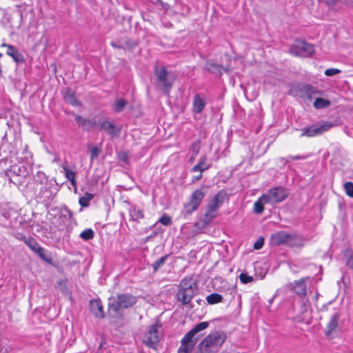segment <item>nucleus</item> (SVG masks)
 <instances>
[{"label": "nucleus", "instance_id": "1", "mask_svg": "<svg viewBox=\"0 0 353 353\" xmlns=\"http://www.w3.org/2000/svg\"><path fill=\"white\" fill-rule=\"evenodd\" d=\"M26 145L22 152V157H20V161L18 164L12 165L10 169L6 172L9 181L15 185L22 183V179L29 174L34 164L32 155L27 149Z\"/></svg>", "mask_w": 353, "mask_h": 353}, {"label": "nucleus", "instance_id": "2", "mask_svg": "<svg viewBox=\"0 0 353 353\" xmlns=\"http://www.w3.org/2000/svg\"><path fill=\"white\" fill-rule=\"evenodd\" d=\"M198 292L199 286L196 281L192 276H185L180 281L175 298L181 305L192 309L194 307L192 300Z\"/></svg>", "mask_w": 353, "mask_h": 353}, {"label": "nucleus", "instance_id": "3", "mask_svg": "<svg viewBox=\"0 0 353 353\" xmlns=\"http://www.w3.org/2000/svg\"><path fill=\"white\" fill-rule=\"evenodd\" d=\"M208 327V322H201L187 332L181 341V345L178 349V353H190L198 341L196 334Z\"/></svg>", "mask_w": 353, "mask_h": 353}, {"label": "nucleus", "instance_id": "4", "mask_svg": "<svg viewBox=\"0 0 353 353\" xmlns=\"http://www.w3.org/2000/svg\"><path fill=\"white\" fill-rule=\"evenodd\" d=\"M137 302V297L131 294H119L115 299L110 300L109 312L115 316L119 314L121 311L132 307Z\"/></svg>", "mask_w": 353, "mask_h": 353}, {"label": "nucleus", "instance_id": "5", "mask_svg": "<svg viewBox=\"0 0 353 353\" xmlns=\"http://www.w3.org/2000/svg\"><path fill=\"white\" fill-rule=\"evenodd\" d=\"M271 244L274 246L286 245L290 247L302 246V239L296 233H288L285 231H279L270 236Z\"/></svg>", "mask_w": 353, "mask_h": 353}, {"label": "nucleus", "instance_id": "6", "mask_svg": "<svg viewBox=\"0 0 353 353\" xmlns=\"http://www.w3.org/2000/svg\"><path fill=\"white\" fill-rule=\"evenodd\" d=\"M208 191V187L203 186L199 189L194 190L190 198V201L185 203L181 210V215L186 219L194 211L196 210L203 198L205 196Z\"/></svg>", "mask_w": 353, "mask_h": 353}, {"label": "nucleus", "instance_id": "7", "mask_svg": "<svg viewBox=\"0 0 353 353\" xmlns=\"http://www.w3.org/2000/svg\"><path fill=\"white\" fill-rule=\"evenodd\" d=\"M226 340V335L222 331H215L204 338L198 345L202 352H208L210 350L222 345Z\"/></svg>", "mask_w": 353, "mask_h": 353}, {"label": "nucleus", "instance_id": "8", "mask_svg": "<svg viewBox=\"0 0 353 353\" xmlns=\"http://www.w3.org/2000/svg\"><path fill=\"white\" fill-rule=\"evenodd\" d=\"M154 75L157 77V85L166 94H169L170 90L174 81V75L169 73L165 68H156Z\"/></svg>", "mask_w": 353, "mask_h": 353}, {"label": "nucleus", "instance_id": "9", "mask_svg": "<svg viewBox=\"0 0 353 353\" xmlns=\"http://www.w3.org/2000/svg\"><path fill=\"white\" fill-rule=\"evenodd\" d=\"M226 195L227 194L224 191H219L209 201L208 204V210L205 212L203 219V222L205 224L211 222L212 220L216 216L217 211L224 203Z\"/></svg>", "mask_w": 353, "mask_h": 353}, {"label": "nucleus", "instance_id": "10", "mask_svg": "<svg viewBox=\"0 0 353 353\" xmlns=\"http://www.w3.org/2000/svg\"><path fill=\"white\" fill-rule=\"evenodd\" d=\"M161 327V325L157 323L149 327L143 337V342L145 345L152 349L157 348L161 338V333L159 331Z\"/></svg>", "mask_w": 353, "mask_h": 353}, {"label": "nucleus", "instance_id": "11", "mask_svg": "<svg viewBox=\"0 0 353 353\" xmlns=\"http://www.w3.org/2000/svg\"><path fill=\"white\" fill-rule=\"evenodd\" d=\"M335 126L332 122H323L315 123L312 125L305 127L301 130L302 137H313L319 136L327 132L332 127Z\"/></svg>", "mask_w": 353, "mask_h": 353}, {"label": "nucleus", "instance_id": "12", "mask_svg": "<svg viewBox=\"0 0 353 353\" xmlns=\"http://www.w3.org/2000/svg\"><path fill=\"white\" fill-rule=\"evenodd\" d=\"M289 195L288 190L282 186H277L270 189L267 193L263 194V200L271 203H279L283 201Z\"/></svg>", "mask_w": 353, "mask_h": 353}, {"label": "nucleus", "instance_id": "13", "mask_svg": "<svg viewBox=\"0 0 353 353\" xmlns=\"http://www.w3.org/2000/svg\"><path fill=\"white\" fill-rule=\"evenodd\" d=\"M290 52L296 56L308 57L313 54L314 48V46L309 43L299 41L291 47Z\"/></svg>", "mask_w": 353, "mask_h": 353}, {"label": "nucleus", "instance_id": "14", "mask_svg": "<svg viewBox=\"0 0 353 353\" xmlns=\"http://www.w3.org/2000/svg\"><path fill=\"white\" fill-rule=\"evenodd\" d=\"M53 188V185L49 183L41 186L39 189L37 198L46 206L49 205L54 198L55 193L52 191Z\"/></svg>", "mask_w": 353, "mask_h": 353}, {"label": "nucleus", "instance_id": "15", "mask_svg": "<svg viewBox=\"0 0 353 353\" xmlns=\"http://www.w3.org/2000/svg\"><path fill=\"white\" fill-rule=\"evenodd\" d=\"M99 128L101 131H105L112 137L119 136L121 128L114 125L113 121H110L109 119H104L99 121Z\"/></svg>", "mask_w": 353, "mask_h": 353}, {"label": "nucleus", "instance_id": "16", "mask_svg": "<svg viewBox=\"0 0 353 353\" xmlns=\"http://www.w3.org/2000/svg\"><path fill=\"white\" fill-rule=\"evenodd\" d=\"M1 46L7 48L6 54L11 57L16 63H22L25 61L23 54L14 46L3 43Z\"/></svg>", "mask_w": 353, "mask_h": 353}, {"label": "nucleus", "instance_id": "17", "mask_svg": "<svg viewBox=\"0 0 353 353\" xmlns=\"http://www.w3.org/2000/svg\"><path fill=\"white\" fill-rule=\"evenodd\" d=\"M307 279V278H302L298 281L290 283L289 284L290 290L299 296H305L307 293L305 281Z\"/></svg>", "mask_w": 353, "mask_h": 353}, {"label": "nucleus", "instance_id": "18", "mask_svg": "<svg viewBox=\"0 0 353 353\" xmlns=\"http://www.w3.org/2000/svg\"><path fill=\"white\" fill-rule=\"evenodd\" d=\"M90 312L95 317L103 318L104 312L102 303L99 299L92 300L90 302Z\"/></svg>", "mask_w": 353, "mask_h": 353}, {"label": "nucleus", "instance_id": "19", "mask_svg": "<svg viewBox=\"0 0 353 353\" xmlns=\"http://www.w3.org/2000/svg\"><path fill=\"white\" fill-rule=\"evenodd\" d=\"M206 105L205 100L199 94H196L193 98L192 112L194 114L201 113Z\"/></svg>", "mask_w": 353, "mask_h": 353}, {"label": "nucleus", "instance_id": "20", "mask_svg": "<svg viewBox=\"0 0 353 353\" xmlns=\"http://www.w3.org/2000/svg\"><path fill=\"white\" fill-rule=\"evenodd\" d=\"M299 92L302 94H305L310 97L311 94L314 92V88L311 85L304 84L301 87L291 89L290 93L292 95L297 96L299 94Z\"/></svg>", "mask_w": 353, "mask_h": 353}, {"label": "nucleus", "instance_id": "21", "mask_svg": "<svg viewBox=\"0 0 353 353\" xmlns=\"http://www.w3.org/2000/svg\"><path fill=\"white\" fill-rule=\"evenodd\" d=\"M210 167V164L208 162V157L205 154L202 156L199 159V163L195 165L190 171L192 172H203L208 170Z\"/></svg>", "mask_w": 353, "mask_h": 353}, {"label": "nucleus", "instance_id": "22", "mask_svg": "<svg viewBox=\"0 0 353 353\" xmlns=\"http://www.w3.org/2000/svg\"><path fill=\"white\" fill-rule=\"evenodd\" d=\"M74 119L78 125L81 127L84 130L89 131L92 129L94 125V123L92 120L83 118L81 116L78 114L75 115Z\"/></svg>", "mask_w": 353, "mask_h": 353}, {"label": "nucleus", "instance_id": "23", "mask_svg": "<svg viewBox=\"0 0 353 353\" xmlns=\"http://www.w3.org/2000/svg\"><path fill=\"white\" fill-rule=\"evenodd\" d=\"M64 100L67 103L74 107L81 106V103L76 97V94L70 89H68L64 96Z\"/></svg>", "mask_w": 353, "mask_h": 353}, {"label": "nucleus", "instance_id": "24", "mask_svg": "<svg viewBox=\"0 0 353 353\" xmlns=\"http://www.w3.org/2000/svg\"><path fill=\"white\" fill-rule=\"evenodd\" d=\"M130 219L133 221L139 222L140 219L144 218V214L143 210L137 205L132 206L130 210Z\"/></svg>", "mask_w": 353, "mask_h": 353}, {"label": "nucleus", "instance_id": "25", "mask_svg": "<svg viewBox=\"0 0 353 353\" xmlns=\"http://www.w3.org/2000/svg\"><path fill=\"white\" fill-rule=\"evenodd\" d=\"M339 319V313H335L331 316V319L327 325V330L325 331V334L327 335L336 330L338 327Z\"/></svg>", "mask_w": 353, "mask_h": 353}, {"label": "nucleus", "instance_id": "26", "mask_svg": "<svg viewBox=\"0 0 353 353\" xmlns=\"http://www.w3.org/2000/svg\"><path fill=\"white\" fill-rule=\"evenodd\" d=\"M205 68L210 72L216 74V76H221V66L219 64L209 61L206 63Z\"/></svg>", "mask_w": 353, "mask_h": 353}, {"label": "nucleus", "instance_id": "27", "mask_svg": "<svg viewBox=\"0 0 353 353\" xmlns=\"http://www.w3.org/2000/svg\"><path fill=\"white\" fill-rule=\"evenodd\" d=\"M263 194L256 201H255L254 204V210L256 214H262L264 211L263 204L269 203L268 201H264Z\"/></svg>", "mask_w": 353, "mask_h": 353}, {"label": "nucleus", "instance_id": "28", "mask_svg": "<svg viewBox=\"0 0 353 353\" xmlns=\"http://www.w3.org/2000/svg\"><path fill=\"white\" fill-rule=\"evenodd\" d=\"M34 179L35 183L41 185V186L50 183L46 174L41 171H38L37 172Z\"/></svg>", "mask_w": 353, "mask_h": 353}, {"label": "nucleus", "instance_id": "29", "mask_svg": "<svg viewBox=\"0 0 353 353\" xmlns=\"http://www.w3.org/2000/svg\"><path fill=\"white\" fill-rule=\"evenodd\" d=\"M223 298L218 293H212L207 296L206 301L208 304L213 305L222 302Z\"/></svg>", "mask_w": 353, "mask_h": 353}, {"label": "nucleus", "instance_id": "30", "mask_svg": "<svg viewBox=\"0 0 353 353\" xmlns=\"http://www.w3.org/2000/svg\"><path fill=\"white\" fill-rule=\"evenodd\" d=\"M331 102L328 99H323V98H316L314 102V107L316 109H323L328 107L330 105Z\"/></svg>", "mask_w": 353, "mask_h": 353}, {"label": "nucleus", "instance_id": "31", "mask_svg": "<svg viewBox=\"0 0 353 353\" xmlns=\"http://www.w3.org/2000/svg\"><path fill=\"white\" fill-rule=\"evenodd\" d=\"M127 103L128 102L123 98L117 99L114 105V111L117 113L122 112Z\"/></svg>", "mask_w": 353, "mask_h": 353}, {"label": "nucleus", "instance_id": "32", "mask_svg": "<svg viewBox=\"0 0 353 353\" xmlns=\"http://www.w3.org/2000/svg\"><path fill=\"white\" fill-rule=\"evenodd\" d=\"M94 198V195L91 193L86 192L83 196L79 199V203L82 208L89 206L90 201Z\"/></svg>", "mask_w": 353, "mask_h": 353}, {"label": "nucleus", "instance_id": "33", "mask_svg": "<svg viewBox=\"0 0 353 353\" xmlns=\"http://www.w3.org/2000/svg\"><path fill=\"white\" fill-rule=\"evenodd\" d=\"M94 232L92 229L88 228L81 232L79 237L84 241H89L94 238Z\"/></svg>", "mask_w": 353, "mask_h": 353}, {"label": "nucleus", "instance_id": "34", "mask_svg": "<svg viewBox=\"0 0 353 353\" xmlns=\"http://www.w3.org/2000/svg\"><path fill=\"white\" fill-rule=\"evenodd\" d=\"M169 257V255H165L158 260H157L153 264L152 268L154 272L157 271L161 267H162L165 261H167L168 258Z\"/></svg>", "mask_w": 353, "mask_h": 353}, {"label": "nucleus", "instance_id": "35", "mask_svg": "<svg viewBox=\"0 0 353 353\" xmlns=\"http://www.w3.org/2000/svg\"><path fill=\"white\" fill-rule=\"evenodd\" d=\"M63 169L65 172V177L70 181L73 185L75 184V172L68 169L67 167L63 166Z\"/></svg>", "mask_w": 353, "mask_h": 353}, {"label": "nucleus", "instance_id": "36", "mask_svg": "<svg viewBox=\"0 0 353 353\" xmlns=\"http://www.w3.org/2000/svg\"><path fill=\"white\" fill-rule=\"evenodd\" d=\"M60 218L63 217L65 219L71 220L73 218V213L68 208H61L59 211Z\"/></svg>", "mask_w": 353, "mask_h": 353}, {"label": "nucleus", "instance_id": "37", "mask_svg": "<svg viewBox=\"0 0 353 353\" xmlns=\"http://www.w3.org/2000/svg\"><path fill=\"white\" fill-rule=\"evenodd\" d=\"M346 258V265L353 270V252L350 250H347L345 252Z\"/></svg>", "mask_w": 353, "mask_h": 353}, {"label": "nucleus", "instance_id": "38", "mask_svg": "<svg viewBox=\"0 0 353 353\" xmlns=\"http://www.w3.org/2000/svg\"><path fill=\"white\" fill-rule=\"evenodd\" d=\"M343 186L346 194L348 196L353 198V183L351 181L346 182Z\"/></svg>", "mask_w": 353, "mask_h": 353}, {"label": "nucleus", "instance_id": "39", "mask_svg": "<svg viewBox=\"0 0 353 353\" xmlns=\"http://www.w3.org/2000/svg\"><path fill=\"white\" fill-rule=\"evenodd\" d=\"M32 252L39 245L37 241L32 237L30 236L25 243Z\"/></svg>", "mask_w": 353, "mask_h": 353}, {"label": "nucleus", "instance_id": "40", "mask_svg": "<svg viewBox=\"0 0 353 353\" xmlns=\"http://www.w3.org/2000/svg\"><path fill=\"white\" fill-rule=\"evenodd\" d=\"M239 279L242 283L246 284V283L252 282L253 281V277L251 276H249L246 273H241L239 275Z\"/></svg>", "mask_w": 353, "mask_h": 353}, {"label": "nucleus", "instance_id": "41", "mask_svg": "<svg viewBox=\"0 0 353 353\" xmlns=\"http://www.w3.org/2000/svg\"><path fill=\"white\" fill-rule=\"evenodd\" d=\"M159 221L163 225L166 226L170 225L172 224L171 217L166 214L162 216L159 220Z\"/></svg>", "mask_w": 353, "mask_h": 353}, {"label": "nucleus", "instance_id": "42", "mask_svg": "<svg viewBox=\"0 0 353 353\" xmlns=\"http://www.w3.org/2000/svg\"><path fill=\"white\" fill-rule=\"evenodd\" d=\"M341 72V70L336 68H329L325 71V74L327 77H332Z\"/></svg>", "mask_w": 353, "mask_h": 353}, {"label": "nucleus", "instance_id": "43", "mask_svg": "<svg viewBox=\"0 0 353 353\" xmlns=\"http://www.w3.org/2000/svg\"><path fill=\"white\" fill-rule=\"evenodd\" d=\"M100 152H101L100 148H99L97 147L92 148L90 151L91 159L93 160V159H97Z\"/></svg>", "mask_w": 353, "mask_h": 353}, {"label": "nucleus", "instance_id": "44", "mask_svg": "<svg viewBox=\"0 0 353 353\" xmlns=\"http://www.w3.org/2000/svg\"><path fill=\"white\" fill-rule=\"evenodd\" d=\"M263 244H264V239H263V237L261 236L254 243V248L255 250H259L263 247Z\"/></svg>", "mask_w": 353, "mask_h": 353}, {"label": "nucleus", "instance_id": "45", "mask_svg": "<svg viewBox=\"0 0 353 353\" xmlns=\"http://www.w3.org/2000/svg\"><path fill=\"white\" fill-rule=\"evenodd\" d=\"M14 237L26 243V242L28 241V239L30 238V236H27L21 232H17L14 234Z\"/></svg>", "mask_w": 353, "mask_h": 353}, {"label": "nucleus", "instance_id": "46", "mask_svg": "<svg viewBox=\"0 0 353 353\" xmlns=\"http://www.w3.org/2000/svg\"><path fill=\"white\" fill-rule=\"evenodd\" d=\"M40 258L44 261H46L47 263L54 265L53 259L50 254L44 253L43 255L41 256V257Z\"/></svg>", "mask_w": 353, "mask_h": 353}, {"label": "nucleus", "instance_id": "47", "mask_svg": "<svg viewBox=\"0 0 353 353\" xmlns=\"http://www.w3.org/2000/svg\"><path fill=\"white\" fill-rule=\"evenodd\" d=\"M33 252L38 254L39 257H41V256L45 253V250L39 245Z\"/></svg>", "mask_w": 353, "mask_h": 353}, {"label": "nucleus", "instance_id": "48", "mask_svg": "<svg viewBox=\"0 0 353 353\" xmlns=\"http://www.w3.org/2000/svg\"><path fill=\"white\" fill-rule=\"evenodd\" d=\"M33 252L38 254L39 257H41V256L45 253V250L39 245Z\"/></svg>", "mask_w": 353, "mask_h": 353}, {"label": "nucleus", "instance_id": "49", "mask_svg": "<svg viewBox=\"0 0 353 353\" xmlns=\"http://www.w3.org/2000/svg\"><path fill=\"white\" fill-rule=\"evenodd\" d=\"M289 159H290V161L292 160H303V159H305V156H301V155H296V156H289L288 157Z\"/></svg>", "mask_w": 353, "mask_h": 353}, {"label": "nucleus", "instance_id": "50", "mask_svg": "<svg viewBox=\"0 0 353 353\" xmlns=\"http://www.w3.org/2000/svg\"><path fill=\"white\" fill-rule=\"evenodd\" d=\"M192 147V149H193L195 154L196 155L199 153V145L197 144H196V143H193Z\"/></svg>", "mask_w": 353, "mask_h": 353}, {"label": "nucleus", "instance_id": "51", "mask_svg": "<svg viewBox=\"0 0 353 353\" xmlns=\"http://www.w3.org/2000/svg\"><path fill=\"white\" fill-rule=\"evenodd\" d=\"M201 178H202V172H200V174L199 175L193 177L192 182L197 181L200 180Z\"/></svg>", "mask_w": 353, "mask_h": 353}, {"label": "nucleus", "instance_id": "52", "mask_svg": "<svg viewBox=\"0 0 353 353\" xmlns=\"http://www.w3.org/2000/svg\"><path fill=\"white\" fill-rule=\"evenodd\" d=\"M290 161V159H289V158L288 157L287 159L284 158V157H281L280 159V161L281 163H283L285 164H286L287 163H288L289 161Z\"/></svg>", "mask_w": 353, "mask_h": 353}, {"label": "nucleus", "instance_id": "53", "mask_svg": "<svg viewBox=\"0 0 353 353\" xmlns=\"http://www.w3.org/2000/svg\"><path fill=\"white\" fill-rule=\"evenodd\" d=\"M112 46L116 48H123V46L121 44H117L115 43H111Z\"/></svg>", "mask_w": 353, "mask_h": 353}, {"label": "nucleus", "instance_id": "54", "mask_svg": "<svg viewBox=\"0 0 353 353\" xmlns=\"http://www.w3.org/2000/svg\"><path fill=\"white\" fill-rule=\"evenodd\" d=\"M327 1V3H334L336 0H325Z\"/></svg>", "mask_w": 353, "mask_h": 353}, {"label": "nucleus", "instance_id": "55", "mask_svg": "<svg viewBox=\"0 0 353 353\" xmlns=\"http://www.w3.org/2000/svg\"><path fill=\"white\" fill-rule=\"evenodd\" d=\"M126 45L128 46V47H131V44H130V41H127L126 42Z\"/></svg>", "mask_w": 353, "mask_h": 353}, {"label": "nucleus", "instance_id": "56", "mask_svg": "<svg viewBox=\"0 0 353 353\" xmlns=\"http://www.w3.org/2000/svg\"><path fill=\"white\" fill-rule=\"evenodd\" d=\"M194 158H195V157H192L190 159V161L193 162V161L194 160Z\"/></svg>", "mask_w": 353, "mask_h": 353}, {"label": "nucleus", "instance_id": "57", "mask_svg": "<svg viewBox=\"0 0 353 353\" xmlns=\"http://www.w3.org/2000/svg\"><path fill=\"white\" fill-rule=\"evenodd\" d=\"M273 299H274V297H273V298H272V299H270L269 300V303H270V304H271V303H272Z\"/></svg>", "mask_w": 353, "mask_h": 353}]
</instances>
